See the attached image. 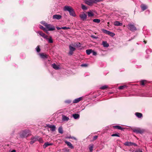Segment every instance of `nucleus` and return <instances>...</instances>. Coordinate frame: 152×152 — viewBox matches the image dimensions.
I'll use <instances>...</instances> for the list:
<instances>
[{
    "label": "nucleus",
    "instance_id": "obj_1",
    "mask_svg": "<svg viewBox=\"0 0 152 152\" xmlns=\"http://www.w3.org/2000/svg\"><path fill=\"white\" fill-rule=\"evenodd\" d=\"M64 11H68L71 16L74 17L76 16V15L73 9L70 6H65L64 7Z\"/></svg>",
    "mask_w": 152,
    "mask_h": 152
},
{
    "label": "nucleus",
    "instance_id": "obj_2",
    "mask_svg": "<svg viewBox=\"0 0 152 152\" xmlns=\"http://www.w3.org/2000/svg\"><path fill=\"white\" fill-rule=\"evenodd\" d=\"M19 134L21 137H25L29 136L31 134V132L29 130L26 129L21 131Z\"/></svg>",
    "mask_w": 152,
    "mask_h": 152
},
{
    "label": "nucleus",
    "instance_id": "obj_3",
    "mask_svg": "<svg viewBox=\"0 0 152 152\" xmlns=\"http://www.w3.org/2000/svg\"><path fill=\"white\" fill-rule=\"evenodd\" d=\"M102 1L103 0H84V1L86 4L91 6L94 3H97Z\"/></svg>",
    "mask_w": 152,
    "mask_h": 152
},
{
    "label": "nucleus",
    "instance_id": "obj_4",
    "mask_svg": "<svg viewBox=\"0 0 152 152\" xmlns=\"http://www.w3.org/2000/svg\"><path fill=\"white\" fill-rule=\"evenodd\" d=\"M44 26L45 27L46 29L48 31H53L55 30V28L54 26L50 24H48L44 23Z\"/></svg>",
    "mask_w": 152,
    "mask_h": 152
},
{
    "label": "nucleus",
    "instance_id": "obj_5",
    "mask_svg": "<svg viewBox=\"0 0 152 152\" xmlns=\"http://www.w3.org/2000/svg\"><path fill=\"white\" fill-rule=\"evenodd\" d=\"M127 27L129 29L132 31H134L137 30V28L134 23H129L127 25Z\"/></svg>",
    "mask_w": 152,
    "mask_h": 152
},
{
    "label": "nucleus",
    "instance_id": "obj_6",
    "mask_svg": "<svg viewBox=\"0 0 152 152\" xmlns=\"http://www.w3.org/2000/svg\"><path fill=\"white\" fill-rule=\"evenodd\" d=\"M132 130L135 133L137 134H142L144 132V129H141L140 128H137V129H132Z\"/></svg>",
    "mask_w": 152,
    "mask_h": 152
},
{
    "label": "nucleus",
    "instance_id": "obj_7",
    "mask_svg": "<svg viewBox=\"0 0 152 152\" xmlns=\"http://www.w3.org/2000/svg\"><path fill=\"white\" fill-rule=\"evenodd\" d=\"M101 30L104 33L108 34L112 37H114L115 35V34L114 33L111 32L104 29H102Z\"/></svg>",
    "mask_w": 152,
    "mask_h": 152
},
{
    "label": "nucleus",
    "instance_id": "obj_8",
    "mask_svg": "<svg viewBox=\"0 0 152 152\" xmlns=\"http://www.w3.org/2000/svg\"><path fill=\"white\" fill-rule=\"evenodd\" d=\"M73 46L71 45H69V54L70 55H72L73 53V52L75 50V48Z\"/></svg>",
    "mask_w": 152,
    "mask_h": 152
},
{
    "label": "nucleus",
    "instance_id": "obj_9",
    "mask_svg": "<svg viewBox=\"0 0 152 152\" xmlns=\"http://www.w3.org/2000/svg\"><path fill=\"white\" fill-rule=\"evenodd\" d=\"M79 16L82 20H84L86 18L87 15L85 13L83 12L82 14H80Z\"/></svg>",
    "mask_w": 152,
    "mask_h": 152
},
{
    "label": "nucleus",
    "instance_id": "obj_10",
    "mask_svg": "<svg viewBox=\"0 0 152 152\" xmlns=\"http://www.w3.org/2000/svg\"><path fill=\"white\" fill-rule=\"evenodd\" d=\"M61 17H62L61 15L57 14L54 15L53 16V18L54 19L59 20L61 19Z\"/></svg>",
    "mask_w": 152,
    "mask_h": 152
},
{
    "label": "nucleus",
    "instance_id": "obj_11",
    "mask_svg": "<svg viewBox=\"0 0 152 152\" xmlns=\"http://www.w3.org/2000/svg\"><path fill=\"white\" fill-rule=\"evenodd\" d=\"M41 58L43 59H46L48 58V55L44 53H41L39 54Z\"/></svg>",
    "mask_w": 152,
    "mask_h": 152
},
{
    "label": "nucleus",
    "instance_id": "obj_12",
    "mask_svg": "<svg viewBox=\"0 0 152 152\" xmlns=\"http://www.w3.org/2000/svg\"><path fill=\"white\" fill-rule=\"evenodd\" d=\"M37 136H35V137H32L31 139V141L30 142V143L31 144H33L36 141H37V140L38 138H37Z\"/></svg>",
    "mask_w": 152,
    "mask_h": 152
},
{
    "label": "nucleus",
    "instance_id": "obj_13",
    "mask_svg": "<svg viewBox=\"0 0 152 152\" xmlns=\"http://www.w3.org/2000/svg\"><path fill=\"white\" fill-rule=\"evenodd\" d=\"M37 33H38L40 35L43 37L45 39H47L48 36L46 35L45 34L43 33L41 31H38L37 32Z\"/></svg>",
    "mask_w": 152,
    "mask_h": 152
},
{
    "label": "nucleus",
    "instance_id": "obj_14",
    "mask_svg": "<svg viewBox=\"0 0 152 152\" xmlns=\"http://www.w3.org/2000/svg\"><path fill=\"white\" fill-rule=\"evenodd\" d=\"M65 143L67 145L69 146V147L71 149H73L74 148V146H73L72 145L71 143L70 142L65 141Z\"/></svg>",
    "mask_w": 152,
    "mask_h": 152
},
{
    "label": "nucleus",
    "instance_id": "obj_15",
    "mask_svg": "<svg viewBox=\"0 0 152 152\" xmlns=\"http://www.w3.org/2000/svg\"><path fill=\"white\" fill-rule=\"evenodd\" d=\"M140 7L142 10V11H143L146 9L147 8V6L144 4H142L140 5Z\"/></svg>",
    "mask_w": 152,
    "mask_h": 152
},
{
    "label": "nucleus",
    "instance_id": "obj_16",
    "mask_svg": "<svg viewBox=\"0 0 152 152\" xmlns=\"http://www.w3.org/2000/svg\"><path fill=\"white\" fill-rule=\"evenodd\" d=\"M51 66H52L55 69L58 70L60 69L59 66L56 65L55 64H52Z\"/></svg>",
    "mask_w": 152,
    "mask_h": 152
},
{
    "label": "nucleus",
    "instance_id": "obj_17",
    "mask_svg": "<svg viewBox=\"0 0 152 152\" xmlns=\"http://www.w3.org/2000/svg\"><path fill=\"white\" fill-rule=\"evenodd\" d=\"M114 25L115 26H121L122 25V23H120L118 21H115L114 23Z\"/></svg>",
    "mask_w": 152,
    "mask_h": 152
},
{
    "label": "nucleus",
    "instance_id": "obj_18",
    "mask_svg": "<svg viewBox=\"0 0 152 152\" xmlns=\"http://www.w3.org/2000/svg\"><path fill=\"white\" fill-rule=\"evenodd\" d=\"M82 99V98L81 97L76 99L73 101V103H77L80 101Z\"/></svg>",
    "mask_w": 152,
    "mask_h": 152
},
{
    "label": "nucleus",
    "instance_id": "obj_19",
    "mask_svg": "<svg viewBox=\"0 0 152 152\" xmlns=\"http://www.w3.org/2000/svg\"><path fill=\"white\" fill-rule=\"evenodd\" d=\"M62 120L64 121H67L69 120V118L64 115H63L62 117Z\"/></svg>",
    "mask_w": 152,
    "mask_h": 152
},
{
    "label": "nucleus",
    "instance_id": "obj_20",
    "mask_svg": "<svg viewBox=\"0 0 152 152\" xmlns=\"http://www.w3.org/2000/svg\"><path fill=\"white\" fill-rule=\"evenodd\" d=\"M53 145V144L52 143H49L48 142H47L46 143H45L43 145V147L44 148H45L47 147L49 145Z\"/></svg>",
    "mask_w": 152,
    "mask_h": 152
},
{
    "label": "nucleus",
    "instance_id": "obj_21",
    "mask_svg": "<svg viewBox=\"0 0 152 152\" xmlns=\"http://www.w3.org/2000/svg\"><path fill=\"white\" fill-rule=\"evenodd\" d=\"M113 127L115 129H120L121 130H123L124 129L121 126L118 125L114 126Z\"/></svg>",
    "mask_w": 152,
    "mask_h": 152
},
{
    "label": "nucleus",
    "instance_id": "obj_22",
    "mask_svg": "<svg viewBox=\"0 0 152 152\" xmlns=\"http://www.w3.org/2000/svg\"><path fill=\"white\" fill-rule=\"evenodd\" d=\"M72 46L74 47H80L81 46V44L79 42H77L74 44V45H72Z\"/></svg>",
    "mask_w": 152,
    "mask_h": 152
},
{
    "label": "nucleus",
    "instance_id": "obj_23",
    "mask_svg": "<svg viewBox=\"0 0 152 152\" xmlns=\"http://www.w3.org/2000/svg\"><path fill=\"white\" fill-rule=\"evenodd\" d=\"M135 115L138 118H141L142 117V115L141 113H135Z\"/></svg>",
    "mask_w": 152,
    "mask_h": 152
},
{
    "label": "nucleus",
    "instance_id": "obj_24",
    "mask_svg": "<svg viewBox=\"0 0 152 152\" xmlns=\"http://www.w3.org/2000/svg\"><path fill=\"white\" fill-rule=\"evenodd\" d=\"M102 45L104 47L107 48L109 46V44L106 41H103L102 42Z\"/></svg>",
    "mask_w": 152,
    "mask_h": 152
},
{
    "label": "nucleus",
    "instance_id": "obj_25",
    "mask_svg": "<svg viewBox=\"0 0 152 152\" xmlns=\"http://www.w3.org/2000/svg\"><path fill=\"white\" fill-rule=\"evenodd\" d=\"M46 39L48 40V42L49 43H52L53 42V41L52 39V38L51 36L49 38H48L47 37V39Z\"/></svg>",
    "mask_w": 152,
    "mask_h": 152
},
{
    "label": "nucleus",
    "instance_id": "obj_26",
    "mask_svg": "<svg viewBox=\"0 0 152 152\" xmlns=\"http://www.w3.org/2000/svg\"><path fill=\"white\" fill-rule=\"evenodd\" d=\"M72 116L75 119H77L79 118L80 115L78 114H73Z\"/></svg>",
    "mask_w": 152,
    "mask_h": 152
},
{
    "label": "nucleus",
    "instance_id": "obj_27",
    "mask_svg": "<svg viewBox=\"0 0 152 152\" xmlns=\"http://www.w3.org/2000/svg\"><path fill=\"white\" fill-rule=\"evenodd\" d=\"M87 13L89 17H91L94 15V14L91 11L88 12Z\"/></svg>",
    "mask_w": 152,
    "mask_h": 152
},
{
    "label": "nucleus",
    "instance_id": "obj_28",
    "mask_svg": "<svg viewBox=\"0 0 152 152\" xmlns=\"http://www.w3.org/2000/svg\"><path fill=\"white\" fill-rule=\"evenodd\" d=\"M92 50L91 49L87 50H86V52L87 54L88 55H90L91 53H92Z\"/></svg>",
    "mask_w": 152,
    "mask_h": 152
},
{
    "label": "nucleus",
    "instance_id": "obj_29",
    "mask_svg": "<svg viewBox=\"0 0 152 152\" xmlns=\"http://www.w3.org/2000/svg\"><path fill=\"white\" fill-rule=\"evenodd\" d=\"M132 142H126L124 143V145L126 146H130L132 145Z\"/></svg>",
    "mask_w": 152,
    "mask_h": 152
},
{
    "label": "nucleus",
    "instance_id": "obj_30",
    "mask_svg": "<svg viewBox=\"0 0 152 152\" xmlns=\"http://www.w3.org/2000/svg\"><path fill=\"white\" fill-rule=\"evenodd\" d=\"M58 132L59 133H61V134H62L63 133V130L62 129V128L61 126L60 127L58 128Z\"/></svg>",
    "mask_w": 152,
    "mask_h": 152
},
{
    "label": "nucleus",
    "instance_id": "obj_31",
    "mask_svg": "<svg viewBox=\"0 0 152 152\" xmlns=\"http://www.w3.org/2000/svg\"><path fill=\"white\" fill-rule=\"evenodd\" d=\"M93 21L97 23H99L100 22V20L99 19H93Z\"/></svg>",
    "mask_w": 152,
    "mask_h": 152
},
{
    "label": "nucleus",
    "instance_id": "obj_32",
    "mask_svg": "<svg viewBox=\"0 0 152 152\" xmlns=\"http://www.w3.org/2000/svg\"><path fill=\"white\" fill-rule=\"evenodd\" d=\"M37 137L38 138V139L37 140V141H38L40 143H42L43 142V140L42 139L41 137H40L37 136Z\"/></svg>",
    "mask_w": 152,
    "mask_h": 152
},
{
    "label": "nucleus",
    "instance_id": "obj_33",
    "mask_svg": "<svg viewBox=\"0 0 152 152\" xmlns=\"http://www.w3.org/2000/svg\"><path fill=\"white\" fill-rule=\"evenodd\" d=\"M50 128H51V130L52 132L56 130V126L54 125H52Z\"/></svg>",
    "mask_w": 152,
    "mask_h": 152
},
{
    "label": "nucleus",
    "instance_id": "obj_34",
    "mask_svg": "<svg viewBox=\"0 0 152 152\" xmlns=\"http://www.w3.org/2000/svg\"><path fill=\"white\" fill-rule=\"evenodd\" d=\"M93 145H90L89 147V149L90 150V152H92L93 151Z\"/></svg>",
    "mask_w": 152,
    "mask_h": 152
},
{
    "label": "nucleus",
    "instance_id": "obj_35",
    "mask_svg": "<svg viewBox=\"0 0 152 152\" xmlns=\"http://www.w3.org/2000/svg\"><path fill=\"white\" fill-rule=\"evenodd\" d=\"M39 28L45 31H47V30L46 29V28H44L41 25L39 26Z\"/></svg>",
    "mask_w": 152,
    "mask_h": 152
},
{
    "label": "nucleus",
    "instance_id": "obj_36",
    "mask_svg": "<svg viewBox=\"0 0 152 152\" xmlns=\"http://www.w3.org/2000/svg\"><path fill=\"white\" fill-rule=\"evenodd\" d=\"M111 136H112V137H115V136H116V137H120V135H119V134H118V133H117V134H113L112 135H111Z\"/></svg>",
    "mask_w": 152,
    "mask_h": 152
},
{
    "label": "nucleus",
    "instance_id": "obj_37",
    "mask_svg": "<svg viewBox=\"0 0 152 152\" xmlns=\"http://www.w3.org/2000/svg\"><path fill=\"white\" fill-rule=\"evenodd\" d=\"M82 8L83 10H86L87 9V7L83 4H82Z\"/></svg>",
    "mask_w": 152,
    "mask_h": 152
},
{
    "label": "nucleus",
    "instance_id": "obj_38",
    "mask_svg": "<svg viewBox=\"0 0 152 152\" xmlns=\"http://www.w3.org/2000/svg\"><path fill=\"white\" fill-rule=\"evenodd\" d=\"M107 88V86L105 85L101 87L100 88L102 90H104Z\"/></svg>",
    "mask_w": 152,
    "mask_h": 152
},
{
    "label": "nucleus",
    "instance_id": "obj_39",
    "mask_svg": "<svg viewBox=\"0 0 152 152\" xmlns=\"http://www.w3.org/2000/svg\"><path fill=\"white\" fill-rule=\"evenodd\" d=\"M36 50L37 52H39L40 51V49L39 46H38L36 48Z\"/></svg>",
    "mask_w": 152,
    "mask_h": 152
},
{
    "label": "nucleus",
    "instance_id": "obj_40",
    "mask_svg": "<svg viewBox=\"0 0 152 152\" xmlns=\"http://www.w3.org/2000/svg\"><path fill=\"white\" fill-rule=\"evenodd\" d=\"M126 86H120L118 88L119 89H122L124 88H126Z\"/></svg>",
    "mask_w": 152,
    "mask_h": 152
},
{
    "label": "nucleus",
    "instance_id": "obj_41",
    "mask_svg": "<svg viewBox=\"0 0 152 152\" xmlns=\"http://www.w3.org/2000/svg\"><path fill=\"white\" fill-rule=\"evenodd\" d=\"M61 28H62L63 29H64V30H66L68 29H69L70 28L69 27H61Z\"/></svg>",
    "mask_w": 152,
    "mask_h": 152
},
{
    "label": "nucleus",
    "instance_id": "obj_42",
    "mask_svg": "<svg viewBox=\"0 0 152 152\" xmlns=\"http://www.w3.org/2000/svg\"><path fill=\"white\" fill-rule=\"evenodd\" d=\"M146 80H143L141 81V84L142 85H144L145 84V82H146Z\"/></svg>",
    "mask_w": 152,
    "mask_h": 152
},
{
    "label": "nucleus",
    "instance_id": "obj_43",
    "mask_svg": "<svg viewBox=\"0 0 152 152\" xmlns=\"http://www.w3.org/2000/svg\"><path fill=\"white\" fill-rule=\"evenodd\" d=\"M81 66L82 67H87L88 66V64H83L81 65Z\"/></svg>",
    "mask_w": 152,
    "mask_h": 152
},
{
    "label": "nucleus",
    "instance_id": "obj_44",
    "mask_svg": "<svg viewBox=\"0 0 152 152\" xmlns=\"http://www.w3.org/2000/svg\"><path fill=\"white\" fill-rule=\"evenodd\" d=\"M65 102L66 103H67L69 104L71 103V101L70 100H66L65 101Z\"/></svg>",
    "mask_w": 152,
    "mask_h": 152
},
{
    "label": "nucleus",
    "instance_id": "obj_45",
    "mask_svg": "<svg viewBox=\"0 0 152 152\" xmlns=\"http://www.w3.org/2000/svg\"><path fill=\"white\" fill-rule=\"evenodd\" d=\"M52 125L50 124H48L46 125V127H48L50 128L51 127V126H52Z\"/></svg>",
    "mask_w": 152,
    "mask_h": 152
},
{
    "label": "nucleus",
    "instance_id": "obj_46",
    "mask_svg": "<svg viewBox=\"0 0 152 152\" xmlns=\"http://www.w3.org/2000/svg\"><path fill=\"white\" fill-rule=\"evenodd\" d=\"M93 53V55L94 56H95L96 55V52H95V51H93L92 50V52Z\"/></svg>",
    "mask_w": 152,
    "mask_h": 152
},
{
    "label": "nucleus",
    "instance_id": "obj_47",
    "mask_svg": "<svg viewBox=\"0 0 152 152\" xmlns=\"http://www.w3.org/2000/svg\"><path fill=\"white\" fill-rule=\"evenodd\" d=\"M98 137V136H94L93 137V140H96Z\"/></svg>",
    "mask_w": 152,
    "mask_h": 152
},
{
    "label": "nucleus",
    "instance_id": "obj_48",
    "mask_svg": "<svg viewBox=\"0 0 152 152\" xmlns=\"http://www.w3.org/2000/svg\"><path fill=\"white\" fill-rule=\"evenodd\" d=\"M69 138H71V139H74V140H77V139L74 137H69Z\"/></svg>",
    "mask_w": 152,
    "mask_h": 152
},
{
    "label": "nucleus",
    "instance_id": "obj_49",
    "mask_svg": "<svg viewBox=\"0 0 152 152\" xmlns=\"http://www.w3.org/2000/svg\"><path fill=\"white\" fill-rule=\"evenodd\" d=\"M137 152H143L141 150H139L136 151Z\"/></svg>",
    "mask_w": 152,
    "mask_h": 152
},
{
    "label": "nucleus",
    "instance_id": "obj_50",
    "mask_svg": "<svg viewBox=\"0 0 152 152\" xmlns=\"http://www.w3.org/2000/svg\"><path fill=\"white\" fill-rule=\"evenodd\" d=\"M56 28L58 30L62 29V28H61V27H56Z\"/></svg>",
    "mask_w": 152,
    "mask_h": 152
},
{
    "label": "nucleus",
    "instance_id": "obj_51",
    "mask_svg": "<svg viewBox=\"0 0 152 152\" xmlns=\"http://www.w3.org/2000/svg\"><path fill=\"white\" fill-rule=\"evenodd\" d=\"M132 145L136 146L137 145L136 144H135V143L132 142Z\"/></svg>",
    "mask_w": 152,
    "mask_h": 152
},
{
    "label": "nucleus",
    "instance_id": "obj_52",
    "mask_svg": "<svg viewBox=\"0 0 152 152\" xmlns=\"http://www.w3.org/2000/svg\"><path fill=\"white\" fill-rule=\"evenodd\" d=\"M16 151L15 150H13L11 152H16Z\"/></svg>",
    "mask_w": 152,
    "mask_h": 152
},
{
    "label": "nucleus",
    "instance_id": "obj_53",
    "mask_svg": "<svg viewBox=\"0 0 152 152\" xmlns=\"http://www.w3.org/2000/svg\"><path fill=\"white\" fill-rule=\"evenodd\" d=\"M44 23H45V22H44V21H42V22H41V24H42L44 25Z\"/></svg>",
    "mask_w": 152,
    "mask_h": 152
},
{
    "label": "nucleus",
    "instance_id": "obj_54",
    "mask_svg": "<svg viewBox=\"0 0 152 152\" xmlns=\"http://www.w3.org/2000/svg\"><path fill=\"white\" fill-rule=\"evenodd\" d=\"M144 43H145V44H146V42L145 41H144Z\"/></svg>",
    "mask_w": 152,
    "mask_h": 152
},
{
    "label": "nucleus",
    "instance_id": "obj_55",
    "mask_svg": "<svg viewBox=\"0 0 152 152\" xmlns=\"http://www.w3.org/2000/svg\"><path fill=\"white\" fill-rule=\"evenodd\" d=\"M48 30H47V31H45L46 32V33H48Z\"/></svg>",
    "mask_w": 152,
    "mask_h": 152
},
{
    "label": "nucleus",
    "instance_id": "obj_56",
    "mask_svg": "<svg viewBox=\"0 0 152 152\" xmlns=\"http://www.w3.org/2000/svg\"><path fill=\"white\" fill-rule=\"evenodd\" d=\"M68 137V138H69V137Z\"/></svg>",
    "mask_w": 152,
    "mask_h": 152
}]
</instances>
